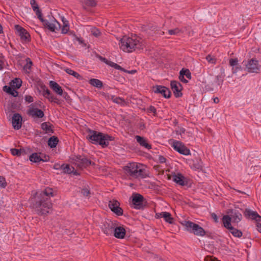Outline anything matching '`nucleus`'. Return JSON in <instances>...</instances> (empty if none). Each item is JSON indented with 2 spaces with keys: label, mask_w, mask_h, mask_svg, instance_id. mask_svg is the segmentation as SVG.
<instances>
[{
  "label": "nucleus",
  "mask_w": 261,
  "mask_h": 261,
  "mask_svg": "<svg viewBox=\"0 0 261 261\" xmlns=\"http://www.w3.org/2000/svg\"><path fill=\"white\" fill-rule=\"evenodd\" d=\"M14 89L15 88H13L12 89L10 94L12 96H14V97H17L18 96V92L15 89Z\"/></svg>",
  "instance_id": "bf43d9fd"
},
{
  "label": "nucleus",
  "mask_w": 261,
  "mask_h": 261,
  "mask_svg": "<svg viewBox=\"0 0 261 261\" xmlns=\"http://www.w3.org/2000/svg\"><path fill=\"white\" fill-rule=\"evenodd\" d=\"M64 173L66 174H71L74 170V168L73 167H70L69 165L66 164V166L64 167Z\"/></svg>",
  "instance_id": "c03bdc74"
},
{
  "label": "nucleus",
  "mask_w": 261,
  "mask_h": 261,
  "mask_svg": "<svg viewBox=\"0 0 261 261\" xmlns=\"http://www.w3.org/2000/svg\"><path fill=\"white\" fill-rule=\"evenodd\" d=\"M211 217L214 219V221L216 223H218V218L217 215L215 213H212L211 214Z\"/></svg>",
  "instance_id": "69168bd1"
},
{
  "label": "nucleus",
  "mask_w": 261,
  "mask_h": 261,
  "mask_svg": "<svg viewBox=\"0 0 261 261\" xmlns=\"http://www.w3.org/2000/svg\"><path fill=\"white\" fill-rule=\"evenodd\" d=\"M132 199V203L131 207L137 210H142L144 208V201L145 199L144 197L138 193H134L131 197Z\"/></svg>",
  "instance_id": "0eeeda50"
},
{
  "label": "nucleus",
  "mask_w": 261,
  "mask_h": 261,
  "mask_svg": "<svg viewBox=\"0 0 261 261\" xmlns=\"http://www.w3.org/2000/svg\"><path fill=\"white\" fill-rule=\"evenodd\" d=\"M30 4L34 11L39 8L36 0H31Z\"/></svg>",
  "instance_id": "09e8293b"
},
{
  "label": "nucleus",
  "mask_w": 261,
  "mask_h": 261,
  "mask_svg": "<svg viewBox=\"0 0 261 261\" xmlns=\"http://www.w3.org/2000/svg\"><path fill=\"white\" fill-rule=\"evenodd\" d=\"M71 159L72 160V163L80 169L86 168L90 165L95 164L84 155H77Z\"/></svg>",
  "instance_id": "39448f33"
},
{
  "label": "nucleus",
  "mask_w": 261,
  "mask_h": 261,
  "mask_svg": "<svg viewBox=\"0 0 261 261\" xmlns=\"http://www.w3.org/2000/svg\"><path fill=\"white\" fill-rule=\"evenodd\" d=\"M91 32L92 35H93L95 37H98L101 35V33L100 32L99 30L95 27L92 28L91 29Z\"/></svg>",
  "instance_id": "79ce46f5"
},
{
  "label": "nucleus",
  "mask_w": 261,
  "mask_h": 261,
  "mask_svg": "<svg viewBox=\"0 0 261 261\" xmlns=\"http://www.w3.org/2000/svg\"><path fill=\"white\" fill-rule=\"evenodd\" d=\"M152 89L153 91L155 93L161 94L166 98H169L171 97V92L169 89L166 87L161 85H156L153 86Z\"/></svg>",
  "instance_id": "ddd939ff"
},
{
  "label": "nucleus",
  "mask_w": 261,
  "mask_h": 261,
  "mask_svg": "<svg viewBox=\"0 0 261 261\" xmlns=\"http://www.w3.org/2000/svg\"><path fill=\"white\" fill-rule=\"evenodd\" d=\"M166 159L163 155H160L159 156V161L160 163H164L166 161Z\"/></svg>",
  "instance_id": "680f3d73"
},
{
  "label": "nucleus",
  "mask_w": 261,
  "mask_h": 261,
  "mask_svg": "<svg viewBox=\"0 0 261 261\" xmlns=\"http://www.w3.org/2000/svg\"><path fill=\"white\" fill-rule=\"evenodd\" d=\"M33 104L30 105V107L28 111L27 114L29 116L35 117L38 118H42L44 116V114L43 111L38 108H34L33 107Z\"/></svg>",
  "instance_id": "aec40b11"
},
{
  "label": "nucleus",
  "mask_w": 261,
  "mask_h": 261,
  "mask_svg": "<svg viewBox=\"0 0 261 261\" xmlns=\"http://www.w3.org/2000/svg\"><path fill=\"white\" fill-rule=\"evenodd\" d=\"M62 21L63 25L61 29V32L62 34H66L69 30L68 21L64 20V18H63Z\"/></svg>",
  "instance_id": "4c0bfd02"
},
{
  "label": "nucleus",
  "mask_w": 261,
  "mask_h": 261,
  "mask_svg": "<svg viewBox=\"0 0 261 261\" xmlns=\"http://www.w3.org/2000/svg\"><path fill=\"white\" fill-rule=\"evenodd\" d=\"M172 147L175 150L177 151L180 154L185 155H188L191 154L190 149L180 141H174Z\"/></svg>",
  "instance_id": "9d476101"
},
{
  "label": "nucleus",
  "mask_w": 261,
  "mask_h": 261,
  "mask_svg": "<svg viewBox=\"0 0 261 261\" xmlns=\"http://www.w3.org/2000/svg\"><path fill=\"white\" fill-rule=\"evenodd\" d=\"M223 82V77L222 75H218L216 76L215 83L218 85H221Z\"/></svg>",
  "instance_id": "a18cd8bd"
},
{
  "label": "nucleus",
  "mask_w": 261,
  "mask_h": 261,
  "mask_svg": "<svg viewBox=\"0 0 261 261\" xmlns=\"http://www.w3.org/2000/svg\"><path fill=\"white\" fill-rule=\"evenodd\" d=\"M113 234L115 238L122 239L125 237L126 230L123 226H116V224Z\"/></svg>",
  "instance_id": "4be33fe9"
},
{
  "label": "nucleus",
  "mask_w": 261,
  "mask_h": 261,
  "mask_svg": "<svg viewBox=\"0 0 261 261\" xmlns=\"http://www.w3.org/2000/svg\"><path fill=\"white\" fill-rule=\"evenodd\" d=\"M246 66L249 72L258 73L259 71L258 61L256 60L253 59L250 60Z\"/></svg>",
  "instance_id": "f3484780"
},
{
  "label": "nucleus",
  "mask_w": 261,
  "mask_h": 261,
  "mask_svg": "<svg viewBox=\"0 0 261 261\" xmlns=\"http://www.w3.org/2000/svg\"><path fill=\"white\" fill-rule=\"evenodd\" d=\"M54 196L53 189L46 187L39 194L36 193L35 195L30 198V206L35 209L38 215H46L49 212L48 210L52 207L50 197Z\"/></svg>",
  "instance_id": "f257e3e1"
},
{
  "label": "nucleus",
  "mask_w": 261,
  "mask_h": 261,
  "mask_svg": "<svg viewBox=\"0 0 261 261\" xmlns=\"http://www.w3.org/2000/svg\"><path fill=\"white\" fill-rule=\"evenodd\" d=\"M181 224L185 226L187 231L196 236L203 237L205 235L206 232L204 229L198 224L192 221L185 220L181 222Z\"/></svg>",
  "instance_id": "20e7f679"
},
{
  "label": "nucleus",
  "mask_w": 261,
  "mask_h": 261,
  "mask_svg": "<svg viewBox=\"0 0 261 261\" xmlns=\"http://www.w3.org/2000/svg\"><path fill=\"white\" fill-rule=\"evenodd\" d=\"M206 60L208 62L212 64H215L216 60L215 58L212 57L210 55H208L206 57Z\"/></svg>",
  "instance_id": "603ef678"
},
{
  "label": "nucleus",
  "mask_w": 261,
  "mask_h": 261,
  "mask_svg": "<svg viewBox=\"0 0 261 261\" xmlns=\"http://www.w3.org/2000/svg\"><path fill=\"white\" fill-rule=\"evenodd\" d=\"M7 186V182L5 177L2 176H0V187L5 188Z\"/></svg>",
  "instance_id": "8fccbe9b"
},
{
  "label": "nucleus",
  "mask_w": 261,
  "mask_h": 261,
  "mask_svg": "<svg viewBox=\"0 0 261 261\" xmlns=\"http://www.w3.org/2000/svg\"><path fill=\"white\" fill-rule=\"evenodd\" d=\"M120 205L119 202L115 199H113L109 201V207L112 212L117 216H122L123 213V211L122 208L120 207Z\"/></svg>",
  "instance_id": "f8f14e48"
},
{
  "label": "nucleus",
  "mask_w": 261,
  "mask_h": 261,
  "mask_svg": "<svg viewBox=\"0 0 261 261\" xmlns=\"http://www.w3.org/2000/svg\"><path fill=\"white\" fill-rule=\"evenodd\" d=\"M40 88L42 90V95L47 99L48 101L51 102H53L59 105H61L62 104V100L59 99L56 96H54L45 85H42L40 86Z\"/></svg>",
  "instance_id": "6e6552de"
},
{
  "label": "nucleus",
  "mask_w": 261,
  "mask_h": 261,
  "mask_svg": "<svg viewBox=\"0 0 261 261\" xmlns=\"http://www.w3.org/2000/svg\"><path fill=\"white\" fill-rule=\"evenodd\" d=\"M119 46L124 51L128 53L142 48L141 42L137 39L136 36L134 37L123 36L120 40Z\"/></svg>",
  "instance_id": "7ed1b4c3"
},
{
  "label": "nucleus",
  "mask_w": 261,
  "mask_h": 261,
  "mask_svg": "<svg viewBox=\"0 0 261 261\" xmlns=\"http://www.w3.org/2000/svg\"><path fill=\"white\" fill-rule=\"evenodd\" d=\"M170 86L175 97L178 98L182 96L181 92L182 86L179 82L176 81H171Z\"/></svg>",
  "instance_id": "4468645a"
},
{
  "label": "nucleus",
  "mask_w": 261,
  "mask_h": 261,
  "mask_svg": "<svg viewBox=\"0 0 261 261\" xmlns=\"http://www.w3.org/2000/svg\"><path fill=\"white\" fill-rule=\"evenodd\" d=\"M22 117L19 113H15L12 117V124L15 129L18 130L22 126Z\"/></svg>",
  "instance_id": "a211bd4d"
},
{
  "label": "nucleus",
  "mask_w": 261,
  "mask_h": 261,
  "mask_svg": "<svg viewBox=\"0 0 261 261\" xmlns=\"http://www.w3.org/2000/svg\"><path fill=\"white\" fill-rule=\"evenodd\" d=\"M25 100L29 103L32 102L34 101L33 97L31 95H25Z\"/></svg>",
  "instance_id": "4d7b16f0"
},
{
  "label": "nucleus",
  "mask_w": 261,
  "mask_h": 261,
  "mask_svg": "<svg viewBox=\"0 0 261 261\" xmlns=\"http://www.w3.org/2000/svg\"><path fill=\"white\" fill-rule=\"evenodd\" d=\"M89 83L97 88L100 89L103 86V83L102 82L100 81L99 80L96 79H91L89 81Z\"/></svg>",
  "instance_id": "2f4dec72"
},
{
  "label": "nucleus",
  "mask_w": 261,
  "mask_h": 261,
  "mask_svg": "<svg viewBox=\"0 0 261 261\" xmlns=\"http://www.w3.org/2000/svg\"><path fill=\"white\" fill-rule=\"evenodd\" d=\"M178 78L179 80L184 83H187L188 82V81L184 77V76L181 75L180 73Z\"/></svg>",
  "instance_id": "e2e57ef3"
},
{
  "label": "nucleus",
  "mask_w": 261,
  "mask_h": 261,
  "mask_svg": "<svg viewBox=\"0 0 261 261\" xmlns=\"http://www.w3.org/2000/svg\"><path fill=\"white\" fill-rule=\"evenodd\" d=\"M111 100L115 103L120 105L121 106H124L125 105V100L120 97H115L114 95H112Z\"/></svg>",
  "instance_id": "f704fd0d"
},
{
  "label": "nucleus",
  "mask_w": 261,
  "mask_h": 261,
  "mask_svg": "<svg viewBox=\"0 0 261 261\" xmlns=\"http://www.w3.org/2000/svg\"><path fill=\"white\" fill-rule=\"evenodd\" d=\"M25 61H26V64L24 66V69L26 70H30L31 68V66H32L33 65V62L32 61H31V59L29 58H27L26 59H25Z\"/></svg>",
  "instance_id": "37998d69"
},
{
  "label": "nucleus",
  "mask_w": 261,
  "mask_h": 261,
  "mask_svg": "<svg viewBox=\"0 0 261 261\" xmlns=\"http://www.w3.org/2000/svg\"><path fill=\"white\" fill-rule=\"evenodd\" d=\"M129 176L135 178H144L148 176V174L145 169L140 168L139 167L133 170Z\"/></svg>",
  "instance_id": "412c9836"
},
{
  "label": "nucleus",
  "mask_w": 261,
  "mask_h": 261,
  "mask_svg": "<svg viewBox=\"0 0 261 261\" xmlns=\"http://www.w3.org/2000/svg\"><path fill=\"white\" fill-rule=\"evenodd\" d=\"M243 213L244 216L247 219H250L256 222H259L261 220V217L255 211H252L249 208H246Z\"/></svg>",
  "instance_id": "6ab92c4d"
},
{
  "label": "nucleus",
  "mask_w": 261,
  "mask_h": 261,
  "mask_svg": "<svg viewBox=\"0 0 261 261\" xmlns=\"http://www.w3.org/2000/svg\"><path fill=\"white\" fill-rule=\"evenodd\" d=\"M81 193L85 196H88L90 194V191L87 188H83Z\"/></svg>",
  "instance_id": "6e6d98bb"
},
{
  "label": "nucleus",
  "mask_w": 261,
  "mask_h": 261,
  "mask_svg": "<svg viewBox=\"0 0 261 261\" xmlns=\"http://www.w3.org/2000/svg\"><path fill=\"white\" fill-rule=\"evenodd\" d=\"M11 86L15 89H19L22 84V81L19 78H15L11 83Z\"/></svg>",
  "instance_id": "e433bc0d"
},
{
  "label": "nucleus",
  "mask_w": 261,
  "mask_h": 261,
  "mask_svg": "<svg viewBox=\"0 0 261 261\" xmlns=\"http://www.w3.org/2000/svg\"><path fill=\"white\" fill-rule=\"evenodd\" d=\"M180 32V30L178 28H175L172 30H169L168 33L170 35H176Z\"/></svg>",
  "instance_id": "3c124183"
},
{
  "label": "nucleus",
  "mask_w": 261,
  "mask_h": 261,
  "mask_svg": "<svg viewBox=\"0 0 261 261\" xmlns=\"http://www.w3.org/2000/svg\"><path fill=\"white\" fill-rule=\"evenodd\" d=\"M229 63L230 66L234 67L236 66H238V59L237 58L232 59L231 58L229 60Z\"/></svg>",
  "instance_id": "49530a36"
},
{
  "label": "nucleus",
  "mask_w": 261,
  "mask_h": 261,
  "mask_svg": "<svg viewBox=\"0 0 261 261\" xmlns=\"http://www.w3.org/2000/svg\"><path fill=\"white\" fill-rule=\"evenodd\" d=\"M102 62H104L105 64H106L108 65H109L110 66L116 69H121V66H120L119 65L113 62L112 61H109L108 59H107L105 58H103Z\"/></svg>",
  "instance_id": "473e14b6"
},
{
  "label": "nucleus",
  "mask_w": 261,
  "mask_h": 261,
  "mask_svg": "<svg viewBox=\"0 0 261 261\" xmlns=\"http://www.w3.org/2000/svg\"><path fill=\"white\" fill-rule=\"evenodd\" d=\"M135 138L137 140V142L142 147L147 149H151V145L148 143L146 139L143 137H141L140 136H136Z\"/></svg>",
  "instance_id": "a878e982"
},
{
  "label": "nucleus",
  "mask_w": 261,
  "mask_h": 261,
  "mask_svg": "<svg viewBox=\"0 0 261 261\" xmlns=\"http://www.w3.org/2000/svg\"><path fill=\"white\" fill-rule=\"evenodd\" d=\"M40 20L42 22L43 26L51 32H56L61 28V24L55 18L49 22L48 20L41 18Z\"/></svg>",
  "instance_id": "1a4fd4ad"
},
{
  "label": "nucleus",
  "mask_w": 261,
  "mask_h": 261,
  "mask_svg": "<svg viewBox=\"0 0 261 261\" xmlns=\"http://www.w3.org/2000/svg\"><path fill=\"white\" fill-rule=\"evenodd\" d=\"M147 112L149 113H153L154 116L156 115V110L154 106H150L147 109Z\"/></svg>",
  "instance_id": "de8ad7c7"
},
{
  "label": "nucleus",
  "mask_w": 261,
  "mask_h": 261,
  "mask_svg": "<svg viewBox=\"0 0 261 261\" xmlns=\"http://www.w3.org/2000/svg\"><path fill=\"white\" fill-rule=\"evenodd\" d=\"M222 222L224 226L228 229L234 237L240 238L243 236V233L241 230L234 228L231 225V223H230V218L228 216H223Z\"/></svg>",
  "instance_id": "423d86ee"
},
{
  "label": "nucleus",
  "mask_w": 261,
  "mask_h": 261,
  "mask_svg": "<svg viewBox=\"0 0 261 261\" xmlns=\"http://www.w3.org/2000/svg\"><path fill=\"white\" fill-rule=\"evenodd\" d=\"M241 69V67L239 65H238V66H236L234 67H232V73H236L238 71L240 70Z\"/></svg>",
  "instance_id": "052dcab7"
},
{
  "label": "nucleus",
  "mask_w": 261,
  "mask_h": 261,
  "mask_svg": "<svg viewBox=\"0 0 261 261\" xmlns=\"http://www.w3.org/2000/svg\"><path fill=\"white\" fill-rule=\"evenodd\" d=\"M11 153H12V155H16L18 156H19L22 154L23 155L26 154V152L23 148H12L11 149Z\"/></svg>",
  "instance_id": "72a5a7b5"
},
{
  "label": "nucleus",
  "mask_w": 261,
  "mask_h": 261,
  "mask_svg": "<svg viewBox=\"0 0 261 261\" xmlns=\"http://www.w3.org/2000/svg\"><path fill=\"white\" fill-rule=\"evenodd\" d=\"M65 70L67 73L69 75H73L79 80L83 79L82 76L80 74L70 68H66Z\"/></svg>",
  "instance_id": "c9c22d12"
},
{
  "label": "nucleus",
  "mask_w": 261,
  "mask_h": 261,
  "mask_svg": "<svg viewBox=\"0 0 261 261\" xmlns=\"http://www.w3.org/2000/svg\"><path fill=\"white\" fill-rule=\"evenodd\" d=\"M59 142V139L56 136H52L50 137L47 141V144L50 148H53L57 146Z\"/></svg>",
  "instance_id": "7c9ffc66"
},
{
  "label": "nucleus",
  "mask_w": 261,
  "mask_h": 261,
  "mask_svg": "<svg viewBox=\"0 0 261 261\" xmlns=\"http://www.w3.org/2000/svg\"><path fill=\"white\" fill-rule=\"evenodd\" d=\"M20 106L21 104L19 102L14 101L11 103L10 109L13 112V110L19 109Z\"/></svg>",
  "instance_id": "a19ab883"
},
{
  "label": "nucleus",
  "mask_w": 261,
  "mask_h": 261,
  "mask_svg": "<svg viewBox=\"0 0 261 261\" xmlns=\"http://www.w3.org/2000/svg\"><path fill=\"white\" fill-rule=\"evenodd\" d=\"M13 88L11 86H5L3 87V90L4 91L6 92V93L10 94L12 89Z\"/></svg>",
  "instance_id": "864d4df0"
},
{
  "label": "nucleus",
  "mask_w": 261,
  "mask_h": 261,
  "mask_svg": "<svg viewBox=\"0 0 261 261\" xmlns=\"http://www.w3.org/2000/svg\"><path fill=\"white\" fill-rule=\"evenodd\" d=\"M53 168H54V169H55L56 170H59L61 168L60 164H58V163H56L54 165V167Z\"/></svg>",
  "instance_id": "338daca9"
},
{
  "label": "nucleus",
  "mask_w": 261,
  "mask_h": 261,
  "mask_svg": "<svg viewBox=\"0 0 261 261\" xmlns=\"http://www.w3.org/2000/svg\"><path fill=\"white\" fill-rule=\"evenodd\" d=\"M15 28L22 42H29L31 41V36L28 32L19 25H15Z\"/></svg>",
  "instance_id": "9b49d317"
},
{
  "label": "nucleus",
  "mask_w": 261,
  "mask_h": 261,
  "mask_svg": "<svg viewBox=\"0 0 261 261\" xmlns=\"http://www.w3.org/2000/svg\"><path fill=\"white\" fill-rule=\"evenodd\" d=\"M121 69H119V70H121V71H122L124 72H126V73H130V74H134L135 73H136L137 72V71L136 70H130V71H128V70H127L126 69H125L124 68H123V67H121Z\"/></svg>",
  "instance_id": "13d9d810"
},
{
  "label": "nucleus",
  "mask_w": 261,
  "mask_h": 261,
  "mask_svg": "<svg viewBox=\"0 0 261 261\" xmlns=\"http://www.w3.org/2000/svg\"><path fill=\"white\" fill-rule=\"evenodd\" d=\"M49 86L50 89L58 95L61 96L63 94L62 87L57 82L50 81L49 82Z\"/></svg>",
  "instance_id": "b1692460"
},
{
  "label": "nucleus",
  "mask_w": 261,
  "mask_h": 261,
  "mask_svg": "<svg viewBox=\"0 0 261 261\" xmlns=\"http://www.w3.org/2000/svg\"><path fill=\"white\" fill-rule=\"evenodd\" d=\"M83 8L88 10V8H93L96 6L97 1L96 0H82Z\"/></svg>",
  "instance_id": "cd10ccee"
},
{
  "label": "nucleus",
  "mask_w": 261,
  "mask_h": 261,
  "mask_svg": "<svg viewBox=\"0 0 261 261\" xmlns=\"http://www.w3.org/2000/svg\"><path fill=\"white\" fill-rule=\"evenodd\" d=\"M179 73L189 80L192 79L191 73L188 69L182 68Z\"/></svg>",
  "instance_id": "58836bf2"
},
{
  "label": "nucleus",
  "mask_w": 261,
  "mask_h": 261,
  "mask_svg": "<svg viewBox=\"0 0 261 261\" xmlns=\"http://www.w3.org/2000/svg\"><path fill=\"white\" fill-rule=\"evenodd\" d=\"M138 168H139V167L137 163H129L128 165L125 166L124 167V170L129 175L133 170H135L136 169H138Z\"/></svg>",
  "instance_id": "c756f323"
},
{
  "label": "nucleus",
  "mask_w": 261,
  "mask_h": 261,
  "mask_svg": "<svg viewBox=\"0 0 261 261\" xmlns=\"http://www.w3.org/2000/svg\"><path fill=\"white\" fill-rule=\"evenodd\" d=\"M193 167L196 170H201L202 168L201 161L198 159L194 161Z\"/></svg>",
  "instance_id": "ea45409f"
},
{
  "label": "nucleus",
  "mask_w": 261,
  "mask_h": 261,
  "mask_svg": "<svg viewBox=\"0 0 261 261\" xmlns=\"http://www.w3.org/2000/svg\"><path fill=\"white\" fill-rule=\"evenodd\" d=\"M256 226H257V230L259 232H261V224L257 223V225H256Z\"/></svg>",
  "instance_id": "774afa93"
},
{
  "label": "nucleus",
  "mask_w": 261,
  "mask_h": 261,
  "mask_svg": "<svg viewBox=\"0 0 261 261\" xmlns=\"http://www.w3.org/2000/svg\"><path fill=\"white\" fill-rule=\"evenodd\" d=\"M41 153H33L29 156V160L30 161L34 163H39L40 161L42 162H47L48 161V157L45 156V159H43L42 156H41Z\"/></svg>",
  "instance_id": "393cba45"
},
{
  "label": "nucleus",
  "mask_w": 261,
  "mask_h": 261,
  "mask_svg": "<svg viewBox=\"0 0 261 261\" xmlns=\"http://www.w3.org/2000/svg\"><path fill=\"white\" fill-rule=\"evenodd\" d=\"M34 12L39 20L43 17L41 10L39 8L37 9L36 11H34Z\"/></svg>",
  "instance_id": "5fc2aeb1"
},
{
  "label": "nucleus",
  "mask_w": 261,
  "mask_h": 261,
  "mask_svg": "<svg viewBox=\"0 0 261 261\" xmlns=\"http://www.w3.org/2000/svg\"><path fill=\"white\" fill-rule=\"evenodd\" d=\"M173 180L179 185L184 186L187 185L188 181L181 173H177L173 175Z\"/></svg>",
  "instance_id": "5701e85b"
},
{
  "label": "nucleus",
  "mask_w": 261,
  "mask_h": 261,
  "mask_svg": "<svg viewBox=\"0 0 261 261\" xmlns=\"http://www.w3.org/2000/svg\"><path fill=\"white\" fill-rule=\"evenodd\" d=\"M87 132L89 134L86 138L92 144L99 145L102 148H105L109 145V141H114L115 138L108 134H104L99 132L88 128Z\"/></svg>",
  "instance_id": "f03ea898"
},
{
  "label": "nucleus",
  "mask_w": 261,
  "mask_h": 261,
  "mask_svg": "<svg viewBox=\"0 0 261 261\" xmlns=\"http://www.w3.org/2000/svg\"><path fill=\"white\" fill-rule=\"evenodd\" d=\"M156 215L158 216V218H163L165 221L169 224L173 223V218L169 212H164L159 214H156Z\"/></svg>",
  "instance_id": "bb28decb"
},
{
  "label": "nucleus",
  "mask_w": 261,
  "mask_h": 261,
  "mask_svg": "<svg viewBox=\"0 0 261 261\" xmlns=\"http://www.w3.org/2000/svg\"><path fill=\"white\" fill-rule=\"evenodd\" d=\"M61 96H63V97L66 100H69L70 98V96L68 95V94L66 92H64L63 91V94H62Z\"/></svg>",
  "instance_id": "0e129e2a"
},
{
  "label": "nucleus",
  "mask_w": 261,
  "mask_h": 261,
  "mask_svg": "<svg viewBox=\"0 0 261 261\" xmlns=\"http://www.w3.org/2000/svg\"><path fill=\"white\" fill-rule=\"evenodd\" d=\"M53 127V125L49 122H45L41 124V129L45 131L46 134H53L54 133Z\"/></svg>",
  "instance_id": "c85d7f7f"
},
{
  "label": "nucleus",
  "mask_w": 261,
  "mask_h": 261,
  "mask_svg": "<svg viewBox=\"0 0 261 261\" xmlns=\"http://www.w3.org/2000/svg\"><path fill=\"white\" fill-rule=\"evenodd\" d=\"M224 216H228L230 218V223L231 222L238 223L242 219V215L239 211L236 210H231L229 212V215H224Z\"/></svg>",
  "instance_id": "dca6fc26"
},
{
  "label": "nucleus",
  "mask_w": 261,
  "mask_h": 261,
  "mask_svg": "<svg viewBox=\"0 0 261 261\" xmlns=\"http://www.w3.org/2000/svg\"><path fill=\"white\" fill-rule=\"evenodd\" d=\"M116 223L108 220L103 223L101 229L103 232L107 236L112 235L113 233Z\"/></svg>",
  "instance_id": "2eb2a0df"
}]
</instances>
